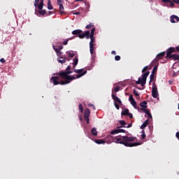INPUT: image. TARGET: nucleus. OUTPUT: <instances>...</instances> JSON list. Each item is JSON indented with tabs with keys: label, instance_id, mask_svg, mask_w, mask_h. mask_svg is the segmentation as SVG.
<instances>
[{
	"label": "nucleus",
	"instance_id": "obj_20",
	"mask_svg": "<svg viewBox=\"0 0 179 179\" xmlns=\"http://www.w3.org/2000/svg\"><path fill=\"white\" fill-rule=\"evenodd\" d=\"M87 73V71H85L83 73H78L76 78V79H79L81 77H83V76L86 75Z\"/></svg>",
	"mask_w": 179,
	"mask_h": 179
},
{
	"label": "nucleus",
	"instance_id": "obj_3",
	"mask_svg": "<svg viewBox=\"0 0 179 179\" xmlns=\"http://www.w3.org/2000/svg\"><path fill=\"white\" fill-rule=\"evenodd\" d=\"M150 71H147L143 75V76H141V78L140 77L138 78V80L136 82V83L138 85H141V87H145L146 80L148 79Z\"/></svg>",
	"mask_w": 179,
	"mask_h": 179
},
{
	"label": "nucleus",
	"instance_id": "obj_27",
	"mask_svg": "<svg viewBox=\"0 0 179 179\" xmlns=\"http://www.w3.org/2000/svg\"><path fill=\"white\" fill-rule=\"evenodd\" d=\"M92 134L94 136H97L98 135V131H97V129L96 128H92Z\"/></svg>",
	"mask_w": 179,
	"mask_h": 179
},
{
	"label": "nucleus",
	"instance_id": "obj_9",
	"mask_svg": "<svg viewBox=\"0 0 179 179\" xmlns=\"http://www.w3.org/2000/svg\"><path fill=\"white\" fill-rule=\"evenodd\" d=\"M62 3H63V0L57 1V4L59 6V10H60L61 15L64 13V10Z\"/></svg>",
	"mask_w": 179,
	"mask_h": 179
},
{
	"label": "nucleus",
	"instance_id": "obj_51",
	"mask_svg": "<svg viewBox=\"0 0 179 179\" xmlns=\"http://www.w3.org/2000/svg\"><path fill=\"white\" fill-rule=\"evenodd\" d=\"M69 39H66V41H64L63 42V45H66L68 44V43H69Z\"/></svg>",
	"mask_w": 179,
	"mask_h": 179
},
{
	"label": "nucleus",
	"instance_id": "obj_15",
	"mask_svg": "<svg viewBox=\"0 0 179 179\" xmlns=\"http://www.w3.org/2000/svg\"><path fill=\"white\" fill-rule=\"evenodd\" d=\"M130 103L134 106V109L138 110L140 111V107L138 106V103H136L135 100L131 101Z\"/></svg>",
	"mask_w": 179,
	"mask_h": 179
},
{
	"label": "nucleus",
	"instance_id": "obj_49",
	"mask_svg": "<svg viewBox=\"0 0 179 179\" xmlns=\"http://www.w3.org/2000/svg\"><path fill=\"white\" fill-rule=\"evenodd\" d=\"M132 127V124L129 123L127 126H124V128H131Z\"/></svg>",
	"mask_w": 179,
	"mask_h": 179
},
{
	"label": "nucleus",
	"instance_id": "obj_12",
	"mask_svg": "<svg viewBox=\"0 0 179 179\" xmlns=\"http://www.w3.org/2000/svg\"><path fill=\"white\" fill-rule=\"evenodd\" d=\"M171 22V23H176L175 20L177 21V22H179V17L176 16L175 15H173L172 16L170 17Z\"/></svg>",
	"mask_w": 179,
	"mask_h": 179
},
{
	"label": "nucleus",
	"instance_id": "obj_38",
	"mask_svg": "<svg viewBox=\"0 0 179 179\" xmlns=\"http://www.w3.org/2000/svg\"><path fill=\"white\" fill-rule=\"evenodd\" d=\"M145 137H146V135L145 134V131L144 130L141 131V139H145Z\"/></svg>",
	"mask_w": 179,
	"mask_h": 179
},
{
	"label": "nucleus",
	"instance_id": "obj_44",
	"mask_svg": "<svg viewBox=\"0 0 179 179\" xmlns=\"http://www.w3.org/2000/svg\"><path fill=\"white\" fill-rule=\"evenodd\" d=\"M94 31H95V29L92 28L91 30V33H90V36H94Z\"/></svg>",
	"mask_w": 179,
	"mask_h": 179
},
{
	"label": "nucleus",
	"instance_id": "obj_18",
	"mask_svg": "<svg viewBox=\"0 0 179 179\" xmlns=\"http://www.w3.org/2000/svg\"><path fill=\"white\" fill-rule=\"evenodd\" d=\"M78 64V57H75V58L73 59V69L74 70L75 68H76L77 65Z\"/></svg>",
	"mask_w": 179,
	"mask_h": 179
},
{
	"label": "nucleus",
	"instance_id": "obj_33",
	"mask_svg": "<svg viewBox=\"0 0 179 179\" xmlns=\"http://www.w3.org/2000/svg\"><path fill=\"white\" fill-rule=\"evenodd\" d=\"M154 79H155V74L151 73L150 76L149 84H151V83L154 80Z\"/></svg>",
	"mask_w": 179,
	"mask_h": 179
},
{
	"label": "nucleus",
	"instance_id": "obj_57",
	"mask_svg": "<svg viewBox=\"0 0 179 179\" xmlns=\"http://www.w3.org/2000/svg\"><path fill=\"white\" fill-rule=\"evenodd\" d=\"M58 49L59 51H61L63 49V46L60 45V46H57Z\"/></svg>",
	"mask_w": 179,
	"mask_h": 179
},
{
	"label": "nucleus",
	"instance_id": "obj_40",
	"mask_svg": "<svg viewBox=\"0 0 179 179\" xmlns=\"http://www.w3.org/2000/svg\"><path fill=\"white\" fill-rule=\"evenodd\" d=\"M93 27H94V25L91 23V24H87L85 28L87 29H90Z\"/></svg>",
	"mask_w": 179,
	"mask_h": 179
},
{
	"label": "nucleus",
	"instance_id": "obj_1",
	"mask_svg": "<svg viewBox=\"0 0 179 179\" xmlns=\"http://www.w3.org/2000/svg\"><path fill=\"white\" fill-rule=\"evenodd\" d=\"M136 137L133 136H123L119 135L116 137H114L113 142L117 144L124 145L125 147L127 148H133L136 146L141 145V143H129L134 141Z\"/></svg>",
	"mask_w": 179,
	"mask_h": 179
},
{
	"label": "nucleus",
	"instance_id": "obj_21",
	"mask_svg": "<svg viewBox=\"0 0 179 179\" xmlns=\"http://www.w3.org/2000/svg\"><path fill=\"white\" fill-rule=\"evenodd\" d=\"M171 58L170 59H172L174 61H179V55H176V54H174V55H172V56H170Z\"/></svg>",
	"mask_w": 179,
	"mask_h": 179
},
{
	"label": "nucleus",
	"instance_id": "obj_17",
	"mask_svg": "<svg viewBox=\"0 0 179 179\" xmlns=\"http://www.w3.org/2000/svg\"><path fill=\"white\" fill-rule=\"evenodd\" d=\"M139 106L141 107V108L147 109L148 108V102L145 101H143V102L139 103Z\"/></svg>",
	"mask_w": 179,
	"mask_h": 179
},
{
	"label": "nucleus",
	"instance_id": "obj_14",
	"mask_svg": "<svg viewBox=\"0 0 179 179\" xmlns=\"http://www.w3.org/2000/svg\"><path fill=\"white\" fill-rule=\"evenodd\" d=\"M90 110L89 108H86L84 110V118H90Z\"/></svg>",
	"mask_w": 179,
	"mask_h": 179
},
{
	"label": "nucleus",
	"instance_id": "obj_58",
	"mask_svg": "<svg viewBox=\"0 0 179 179\" xmlns=\"http://www.w3.org/2000/svg\"><path fill=\"white\" fill-rule=\"evenodd\" d=\"M94 105L92 103H88V107L89 108H91V107H93Z\"/></svg>",
	"mask_w": 179,
	"mask_h": 179
},
{
	"label": "nucleus",
	"instance_id": "obj_6",
	"mask_svg": "<svg viewBox=\"0 0 179 179\" xmlns=\"http://www.w3.org/2000/svg\"><path fill=\"white\" fill-rule=\"evenodd\" d=\"M90 39H91V41H90V52L92 55L94 53V43L95 42V39L94 36H90Z\"/></svg>",
	"mask_w": 179,
	"mask_h": 179
},
{
	"label": "nucleus",
	"instance_id": "obj_45",
	"mask_svg": "<svg viewBox=\"0 0 179 179\" xmlns=\"http://www.w3.org/2000/svg\"><path fill=\"white\" fill-rule=\"evenodd\" d=\"M120 89H121V87L117 86V87H115L114 90H115V92H117L120 90Z\"/></svg>",
	"mask_w": 179,
	"mask_h": 179
},
{
	"label": "nucleus",
	"instance_id": "obj_29",
	"mask_svg": "<svg viewBox=\"0 0 179 179\" xmlns=\"http://www.w3.org/2000/svg\"><path fill=\"white\" fill-rule=\"evenodd\" d=\"M53 49L56 53H59V54L62 53V52L59 50L58 46L53 45Z\"/></svg>",
	"mask_w": 179,
	"mask_h": 179
},
{
	"label": "nucleus",
	"instance_id": "obj_32",
	"mask_svg": "<svg viewBox=\"0 0 179 179\" xmlns=\"http://www.w3.org/2000/svg\"><path fill=\"white\" fill-rule=\"evenodd\" d=\"M118 122L122 126V127H124V126L127 125V122H125L124 120H119Z\"/></svg>",
	"mask_w": 179,
	"mask_h": 179
},
{
	"label": "nucleus",
	"instance_id": "obj_46",
	"mask_svg": "<svg viewBox=\"0 0 179 179\" xmlns=\"http://www.w3.org/2000/svg\"><path fill=\"white\" fill-rule=\"evenodd\" d=\"M115 59L116 62H119L121 59V57L120 56H115Z\"/></svg>",
	"mask_w": 179,
	"mask_h": 179
},
{
	"label": "nucleus",
	"instance_id": "obj_31",
	"mask_svg": "<svg viewBox=\"0 0 179 179\" xmlns=\"http://www.w3.org/2000/svg\"><path fill=\"white\" fill-rule=\"evenodd\" d=\"M52 6L51 4V1L50 0H48V10H52Z\"/></svg>",
	"mask_w": 179,
	"mask_h": 179
},
{
	"label": "nucleus",
	"instance_id": "obj_64",
	"mask_svg": "<svg viewBox=\"0 0 179 179\" xmlns=\"http://www.w3.org/2000/svg\"><path fill=\"white\" fill-rule=\"evenodd\" d=\"M178 110H179V103H178Z\"/></svg>",
	"mask_w": 179,
	"mask_h": 179
},
{
	"label": "nucleus",
	"instance_id": "obj_4",
	"mask_svg": "<svg viewBox=\"0 0 179 179\" xmlns=\"http://www.w3.org/2000/svg\"><path fill=\"white\" fill-rule=\"evenodd\" d=\"M112 98L116 102L114 103V106H115L116 109L120 110V106L122 105L120 99L117 96L115 95V94H112Z\"/></svg>",
	"mask_w": 179,
	"mask_h": 179
},
{
	"label": "nucleus",
	"instance_id": "obj_5",
	"mask_svg": "<svg viewBox=\"0 0 179 179\" xmlns=\"http://www.w3.org/2000/svg\"><path fill=\"white\" fill-rule=\"evenodd\" d=\"M120 128H122V126L120 127H117L116 129L113 130L112 131L110 132V135H115V134H118L120 133H127V131L122 129H120Z\"/></svg>",
	"mask_w": 179,
	"mask_h": 179
},
{
	"label": "nucleus",
	"instance_id": "obj_36",
	"mask_svg": "<svg viewBox=\"0 0 179 179\" xmlns=\"http://www.w3.org/2000/svg\"><path fill=\"white\" fill-rule=\"evenodd\" d=\"M78 110L81 113L83 112V105L81 103H79V105H78Z\"/></svg>",
	"mask_w": 179,
	"mask_h": 179
},
{
	"label": "nucleus",
	"instance_id": "obj_62",
	"mask_svg": "<svg viewBox=\"0 0 179 179\" xmlns=\"http://www.w3.org/2000/svg\"><path fill=\"white\" fill-rule=\"evenodd\" d=\"M79 120L80 121H83V117H79Z\"/></svg>",
	"mask_w": 179,
	"mask_h": 179
},
{
	"label": "nucleus",
	"instance_id": "obj_16",
	"mask_svg": "<svg viewBox=\"0 0 179 179\" xmlns=\"http://www.w3.org/2000/svg\"><path fill=\"white\" fill-rule=\"evenodd\" d=\"M166 52H162L157 55V60H162L163 59L164 57L165 56Z\"/></svg>",
	"mask_w": 179,
	"mask_h": 179
},
{
	"label": "nucleus",
	"instance_id": "obj_63",
	"mask_svg": "<svg viewBox=\"0 0 179 179\" xmlns=\"http://www.w3.org/2000/svg\"><path fill=\"white\" fill-rule=\"evenodd\" d=\"M92 107H93V110H95V109H96V108H95L94 106H93Z\"/></svg>",
	"mask_w": 179,
	"mask_h": 179
},
{
	"label": "nucleus",
	"instance_id": "obj_61",
	"mask_svg": "<svg viewBox=\"0 0 179 179\" xmlns=\"http://www.w3.org/2000/svg\"><path fill=\"white\" fill-rule=\"evenodd\" d=\"M113 55H116L117 52L115 51V50H113L112 52H111Z\"/></svg>",
	"mask_w": 179,
	"mask_h": 179
},
{
	"label": "nucleus",
	"instance_id": "obj_41",
	"mask_svg": "<svg viewBox=\"0 0 179 179\" xmlns=\"http://www.w3.org/2000/svg\"><path fill=\"white\" fill-rule=\"evenodd\" d=\"M78 36L80 39H83V38H85L84 34H79V35Z\"/></svg>",
	"mask_w": 179,
	"mask_h": 179
},
{
	"label": "nucleus",
	"instance_id": "obj_60",
	"mask_svg": "<svg viewBox=\"0 0 179 179\" xmlns=\"http://www.w3.org/2000/svg\"><path fill=\"white\" fill-rule=\"evenodd\" d=\"M148 116L149 117V118H152V116L151 113L148 114Z\"/></svg>",
	"mask_w": 179,
	"mask_h": 179
},
{
	"label": "nucleus",
	"instance_id": "obj_23",
	"mask_svg": "<svg viewBox=\"0 0 179 179\" xmlns=\"http://www.w3.org/2000/svg\"><path fill=\"white\" fill-rule=\"evenodd\" d=\"M129 113V110L128 108H126L122 110V116H127Z\"/></svg>",
	"mask_w": 179,
	"mask_h": 179
},
{
	"label": "nucleus",
	"instance_id": "obj_56",
	"mask_svg": "<svg viewBox=\"0 0 179 179\" xmlns=\"http://www.w3.org/2000/svg\"><path fill=\"white\" fill-rule=\"evenodd\" d=\"M176 136L178 138V140L179 141V131L176 134Z\"/></svg>",
	"mask_w": 179,
	"mask_h": 179
},
{
	"label": "nucleus",
	"instance_id": "obj_19",
	"mask_svg": "<svg viewBox=\"0 0 179 179\" xmlns=\"http://www.w3.org/2000/svg\"><path fill=\"white\" fill-rule=\"evenodd\" d=\"M81 33H83L81 29H76L72 31L73 35H80Z\"/></svg>",
	"mask_w": 179,
	"mask_h": 179
},
{
	"label": "nucleus",
	"instance_id": "obj_59",
	"mask_svg": "<svg viewBox=\"0 0 179 179\" xmlns=\"http://www.w3.org/2000/svg\"><path fill=\"white\" fill-rule=\"evenodd\" d=\"M73 14H74V15H80V12H76V13H73Z\"/></svg>",
	"mask_w": 179,
	"mask_h": 179
},
{
	"label": "nucleus",
	"instance_id": "obj_24",
	"mask_svg": "<svg viewBox=\"0 0 179 179\" xmlns=\"http://www.w3.org/2000/svg\"><path fill=\"white\" fill-rule=\"evenodd\" d=\"M149 124V120H147L143 124H141V127L140 128H141V129H143L144 128L147 127Z\"/></svg>",
	"mask_w": 179,
	"mask_h": 179
},
{
	"label": "nucleus",
	"instance_id": "obj_43",
	"mask_svg": "<svg viewBox=\"0 0 179 179\" xmlns=\"http://www.w3.org/2000/svg\"><path fill=\"white\" fill-rule=\"evenodd\" d=\"M134 94L136 96H139L140 94L138 93V91H136V90H134Z\"/></svg>",
	"mask_w": 179,
	"mask_h": 179
},
{
	"label": "nucleus",
	"instance_id": "obj_53",
	"mask_svg": "<svg viewBox=\"0 0 179 179\" xmlns=\"http://www.w3.org/2000/svg\"><path fill=\"white\" fill-rule=\"evenodd\" d=\"M176 50V52H179V45L176 46V48H175Z\"/></svg>",
	"mask_w": 179,
	"mask_h": 179
},
{
	"label": "nucleus",
	"instance_id": "obj_8",
	"mask_svg": "<svg viewBox=\"0 0 179 179\" xmlns=\"http://www.w3.org/2000/svg\"><path fill=\"white\" fill-rule=\"evenodd\" d=\"M59 76H52L50 79V82L53 83L54 85H61V82H59Z\"/></svg>",
	"mask_w": 179,
	"mask_h": 179
},
{
	"label": "nucleus",
	"instance_id": "obj_55",
	"mask_svg": "<svg viewBox=\"0 0 179 179\" xmlns=\"http://www.w3.org/2000/svg\"><path fill=\"white\" fill-rule=\"evenodd\" d=\"M0 62H1V63H5V62H6V59H5L4 58H1V59H0Z\"/></svg>",
	"mask_w": 179,
	"mask_h": 179
},
{
	"label": "nucleus",
	"instance_id": "obj_50",
	"mask_svg": "<svg viewBox=\"0 0 179 179\" xmlns=\"http://www.w3.org/2000/svg\"><path fill=\"white\" fill-rule=\"evenodd\" d=\"M126 116H128L130 119L133 118V114L132 113H128Z\"/></svg>",
	"mask_w": 179,
	"mask_h": 179
},
{
	"label": "nucleus",
	"instance_id": "obj_7",
	"mask_svg": "<svg viewBox=\"0 0 179 179\" xmlns=\"http://www.w3.org/2000/svg\"><path fill=\"white\" fill-rule=\"evenodd\" d=\"M173 52H176L175 48H169L166 50V59L169 58L171 59V57H172L173 55H171Z\"/></svg>",
	"mask_w": 179,
	"mask_h": 179
},
{
	"label": "nucleus",
	"instance_id": "obj_47",
	"mask_svg": "<svg viewBox=\"0 0 179 179\" xmlns=\"http://www.w3.org/2000/svg\"><path fill=\"white\" fill-rule=\"evenodd\" d=\"M39 1L40 0H35L34 4L35 7H37V6L39 4Z\"/></svg>",
	"mask_w": 179,
	"mask_h": 179
},
{
	"label": "nucleus",
	"instance_id": "obj_42",
	"mask_svg": "<svg viewBox=\"0 0 179 179\" xmlns=\"http://www.w3.org/2000/svg\"><path fill=\"white\" fill-rule=\"evenodd\" d=\"M148 69H149L148 66H145L143 68V71H142L141 72L145 73V72H146V71H148Z\"/></svg>",
	"mask_w": 179,
	"mask_h": 179
},
{
	"label": "nucleus",
	"instance_id": "obj_52",
	"mask_svg": "<svg viewBox=\"0 0 179 179\" xmlns=\"http://www.w3.org/2000/svg\"><path fill=\"white\" fill-rule=\"evenodd\" d=\"M87 122V124H90V117H86V118H84Z\"/></svg>",
	"mask_w": 179,
	"mask_h": 179
},
{
	"label": "nucleus",
	"instance_id": "obj_10",
	"mask_svg": "<svg viewBox=\"0 0 179 179\" xmlns=\"http://www.w3.org/2000/svg\"><path fill=\"white\" fill-rule=\"evenodd\" d=\"M152 95L154 99H157V96H159V92H157V87H153L152 89Z\"/></svg>",
	"mask_w": 179,
	"mask_h": 179
},
{
	"label": "nucleus",
	"instance_id": "obj_37",
	"mask_svg": "<svg viewBox=\"0 0 179 179\" xmlns=\"http://www.w3.org/2000/svg\"><path fill=\"white\" fill-rule=\"evenodd\" d=\"M156 72H157V66H155L152 71H151V74H155Z\"/></svg>",
	"mask_w": 179,
	"mask_h": 179
},
{
	"label": "nucleus",
	"instance_id": "obj_34",
	"mask_svg": "<svg viewBox=\"0 0 179 179\" xmlns=\"http://www.w3.org/2000/svg\"><path fill=\"white\" fill-rule=\"evenodd\" d=\"M83 69H74L73 72L76 73H78V74H80L82 73V72H83Z\"/></svg>",
	"mask_w": 179,
	"mask_h": 179
},
{
	"label": "nucleus",
	"instance_id": "obj_26",
	"mask_svg": "<svg viewBox=\"0 0 179 179\" xmlns=\"http://www.w3.org/2000/svg\"><path fill=\"white\" fill-rule=\"evenodd\" d=\"M139 110H143L146 115L150 113V110L144 108H139Z\"/></svg>",
	"mask_w": 179,
	"mask_h": 179
},
{
	"label": "nucleus",
	"instance_id": "obj_39",
	"mask_svg": "<svg viewBox=\"0 0 179 179\" xmlns=\"http://www.w3.org/2000/svg\"><path fill=\"white\" fill-rule=\"evenodd\" d=\"M46 14V10H39V15H44Z\"/></svg>",
	"mask_w": 179,
	"mask_h": 179
},
{
	"label": "nucleus",
	"instance_id": "obj_28",
	"mask_svg": "<svg viewBox=\"0 0 179 179\" xmlns=\"http://www.w3.org/2000/svg\"><path fill=\"white\" fill-rule=\"evenodd\" d=\"M83 34L87 39L90 38V31H86L85 33H83Z\"/></svg>",
	"mask_w": 179,
	"mask_h": 179
},
{
	"label": "nucleus",
	"instance_id": "obj_25",
	"mask_svg": "<svg viewBox=\"0 0 179 179\" xmlns=\"http://www.w3.org/2000/svg\"><path fill=\"white\" fill-rule=\"evenodd\" d=\"M36 7L38 8V9H39V10H41L43 7V0H42L41 3H39V4H37Z\"/></svg>",
	"mask_w": 179,
	"mask_h": 179
},
{
	"label": "nucleus",
	"instance_id": "obj_2",
	"mask_svg": "<svg viewBox=\"0 0 179 179\" xmlns=\"http://www.w3.org/2000/svg\"><path fill=\"white\" fill-rule=\"evenodd\" d=\"M71 66H67L65 71H61L57 73V76H60L62 79L65 80L61 81V85H68L72 80H76L75 76H69L73 73Z\"/></svg>",
	"mask_w": 179,
	"mask_h": 179
},
{
	"label": "nucleus",
	"instance_id": "obj_11",
	"mask_svg": "<svg viewBox=\"0 0 179 179\" xmlns=\"http://www.w3.org/2000/svg\"><path fill=\"white\" fill-rule=\"evenodd\" d=\"M115 137H113L112 135L109 134L107 136H106L104 138V141L106 143H113V139H114Z\"/></svg>",
	"mask_w": 179,
	"mask_h": 179
},
{
	"label": "nucleus",
	"instance_id": "obj_35",
	"mask_svg": "<svg viewBox=\"0 0 179 179\" xmlns=\"http://www.w3.org/2000/svg\"><path fill=\"white\" fill-rule=\"evenodd\" d=\"M66 55H68L69 57H70V58H73L75 55L73 52H66Z\"/></svg>",
	"mask_w": 179,
	"mask_h": 179
},
{
	"label": "nucleus",
	"instance_id": "obj_13",
	"mask_svg": "<svg viewBox=\"0 0 179 179\" xmlns=\"http://www.w3.org/2000/svg\"><path fill=\"white\" fill-rule=\"evenodd\" d=\"M162 1L166 3V6H170L171 7H173L175 5L174 3L172 2L171 0H162Z\"/></svg>",
	"mask_w": 179,
	"mask_h": 179
},
{
	"label": "nucleus",
	"instance_id": "obj_22",
	"mask_svg": "<svg viewBox=\"0 0 179 179\" xmlns=\"http://www.w3.org/2000/svg\"><path fill=\"white\" fill-rule=\"evenodd\" d=\"M95 143L98 145H101V144H105L106 143V141H105V139L103 140V139H98V140H96L95 141Z\"/></svg>",
	"mask_w": 179,
	"mask_h": 179
},
{
	"label": "nucleus",
	"instance_id": "obj_54",
	"mask_svg": "<svg viewBox=\"0 0 179 179\" xmlns=\"http://www.w3.org/2000/svg\"><path fill=\"white\" fill-rule=\"evenodd\" d=\"M172 1H173V3H175L176 4L179 5V0H172Z\"/></svg>",
	"mask_w": 179,
	"mask_h": 179
},
{
	"label": "nucleus",
	"instance_id": "obj_48",
	"mask_svg": "<svg viewBox=\"0 0 179 179\" xmlns=\"http://www.w3.org/2000/svg\"><path fill=\"white\" fill-rule=\"evenodd\" d=\"M129 102L132 101H134L133 95H129Z\"/></svg>",
	"mask_w": 179,
	"mask_h": 179
},
{
	"label": "nucleus",
	"instance_id": "obj_30",
	"mask_svg": "<svg viewBox=\"0 0 179 179\" xmlns=\"http://www.w3.org/2000/svg\"><path fill=\"white\" fill-rule=\"evenodd\" d=\"M57 62L61 64H64L65 62H66V60L61 57L60 59H57Z\"/></svg>",
	"mask_w": 179,
	"mask_h": 179
}]
</instances>
